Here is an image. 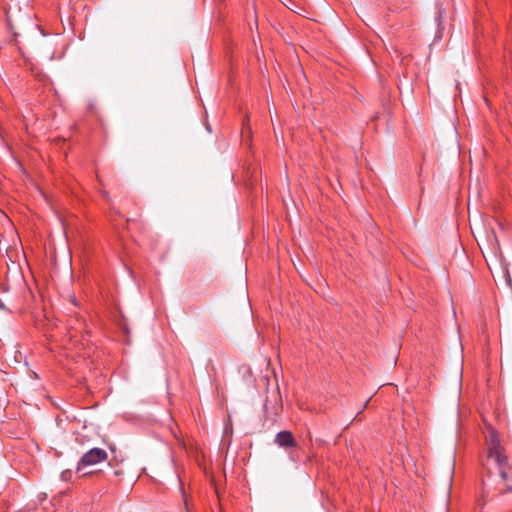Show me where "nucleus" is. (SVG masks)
Segmentation results:
<instances>
[{"label": "nucleus", "instance_id": "7", "mask_svg": "<svg viewBox=\"0 0 512 512\" xmlns=\"http://www.w3.org/2000/svg\"><path fill=\"white\" fill-rule=\"evenodd\" d=\"M243 129H247L248 132H250V127L248 126V124L246 122L243 123Z\"/></svg>", "mask_w": 512, "mask_h": 512}, {"label": "nucleus", "instance_id": "14", "mask_svg": "<svg viewBox=\"0 0 512 512\" xmlns=\"http://www.w3.org/2000/svg\"><path fill=\"white\" fill-rule=\"evenodd\" d=\"M0 308L4 309V304L0 302Z\"/></svg>", "mask_w": 512, "mask_h": 512}, {"label": "nucleus", "instance_id": "11", "mask_svg": "<svg viewBox=\"0 0 512 512\" xmlns=\"http://www.w3.org/2000/svg\"><path fill=\"white\" fill-rule=\"evenodd\" d=\"M94 472H86L83 474V476H88V475H92Z\"/></svg>", "mask_w": 512, "mask_h": 512}, {"label": "nucleus", "instance_id": "3", "mask_svg": "<svg viewBox=\"0 0 512 512\" xmlns=\"http://www.w3.org/2000/svg\"><path fill=\"white\" fill-rule=\"evenodd\" d=\"M275 443L283 448H291L296 446L295 438L292 432L288 430L280 431L275 436Z\"/></svg>", "mask_w": 512, "mask_h": 512}, {"label": "nucleus", "instance_id": "1", "mask_svg": "<svg viewBox=\"0 0 512 512\" xmlns=\"http://www.w3.org/2000/svg\"><path fill=\"white\" fill-rule=\"evenodd\" d=\"M484 449L480 463L486 476L482 479V493L485 498H493L512 490V466L503 439L490 424L485 425Z\"/></svg>", "mask_w": 512, "mask_h": 512}, {"label": "nucleus", "instance_id": "10", "mask_svg": "<svg viewBox=\"0 0 512 512\" xmlns=\"http://www.w3.org/2000/svg\"><path fill=\"white\" fill-rule=\"evenodd\" d=\"M83 381H85V378H81V380H80V379H77V380H76V382H77V383H79V384H82V383H83Z\"/></svg>", "mask_w": 512, "mask_h": 512}, {"label": "nucleus", "instance_id": "6", "mask_svg": "<svg viewBox=\"0 0 512 512\" xmlns=\"http://www.w3.org/2000/svg\"><path fill=\"white\" fill-rule=\"evenodd\" d=\"M70 301H71V303H73L75 306H78L77 299H76V297H75V296H72V297L70 298Z\"/></svg>", "mask_w": 512, "mask_h": 512}, {"label": "nucleus", "instance_id": "15", "mask_svg": "<svg viewBox=\"0 0 512 512\" xmlns=\"http://www.w3.org/2000/svg\"><path fill=\"white\" fill-rule=\"evenodd\" d=\"M70 473H71V471H70V470H66V476H67L68 474H70Z\"/></svg>", "mask_w": 512, "mask_h": 512}, {"label": "nucleus", "instance_id": "13", "mask_svg": "<svg viewBox=\"0 0 512 512\" xmlns=\"http://www.w3.org/2000/svg\"><path fill=\"white\" fill-rule=\"evenodd\" d=\"M362 413V411H360L356 416H355V420L358 419V416Z\"/></svg>", "mask_w": 512, "mask_h": 512}, {"label": "nucleus", "instance_id": "9", "mask_svg": "<svg viewBox=\"0 0 512 512\" xmlns=\"http://www.w3.org/2000/svg\"><path fill=\"white\" fill-rule=\"evenodd\" d=\"M369 402H370V399H368V400L365 402V404H364V406H363V409H362V410H364V409H366V408H367V406H368Z\"/></svg>", "mask_w": 512, "mask_h": 512}, {"label": "nucleus", "instance_id": "4", "mask_svg": "<svg viewBox=\"0 0 512 512\" xmlns=\"http://www.w3.org/2000/svg\"><path fill=\"white\" fill-rule=\"evenodd\" d=\"M101 194H102L103 198H104L108 203H110L111 199H110V196H109L108 192H107V191H105V190H103V191H101Z\"/></svg>", "mask_w": 512, "mask_h": 512}, {"label": "nucleus", "instance_id": "5", "mask_svg": "<svg viewBox=\"0 0 512 512\" xmlns=\"http://www.w3.org/2000/svg\"><path fill=\"white\" fill-rule=\"evenodd\" d=\"M75 338H76V335H75V334L70 335V343H71V344H74V345L76 344V340H75Z\"/></svg>", "mask_w": 512, "mask_h": 512}, {"label": "nucleus", "instance_id": "8", "mask_svg": "<svg viewBox=\"0 0 512 512\" xmlns=\"http://www.w3.org/2000/svg\"><path fill=\"white\" fill-rule=\"evenodd\" d=\"M84 329V323H79V332H82V330Z\"/></svg>", "mask_w": 512, "mask_h": 512}, {"label": "nucleus", "instance_id": "12", "mask_svg": "<svg viewBox=\"0 0 512 512\" xmlns=\"http://www.w3.org/2000/svg\"><path fill=\"white\" fill-rule=\"evenodd\" d=\"M97 179H98L99 183L102 185V181H101V179H100V176H99V175H97Z\"/></svg>", "mask_w": 512, "mask_h": 512}, {"label": "nucleus", "instance_id": "2", "mask_svg": "<svg viewBox=\"0 0 512 512\" xmlns=\"http://www.w3.org/2000/svg\"><path fill=\"white\" fill-rule=\"evenodd\" d=\"M108 454L107 452L102 448H92L88 450L86 453L82 455V457L79 459L77 466H76V472H80L84 468L88 466L97 465L99 463H103L107 461Z\"/></svg>", "mask_w": 512, "mask_h": 512}]
</instances>
